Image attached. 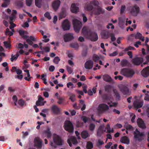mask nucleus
Segmentation results:
<instances>
[{
  "mask_svg": "<svg viewBox=\"0 0 149 149\" xmlns=\"http://www.w3.org/2000/svg\"><path fill=\"white\" fill-rule=\"evenodd\" d=\"M142 36V35L141 33L137 32L135 36V38L136 39H140L141 37Z\"/></svg>",
  "mask_w": 149,
  "mask_h": 149,
  "instance_id": "50",
  "label": "nucleus"
},
{
  "mask_svg": "<svg viewBox=\"0 0 149 149\" xmlns=\"http://www.w3.org/2000/svg\"><path fill=\"white\" fill-rule=\"evenodd\" d=\"M141 73L143 76L144 77H147L149 76V66L143 69Z\"/></svg>",
  "mask_w": 149,
  "mask_h": 149,
  "instance_id": "20",
  "label": "nucleus"
},
{
  "mask_svg": "<svg viewBox=\"0 0 149 149\" xmlns=\"http://www.w3.org/2000/svg\"><path fill=\"white\" fill-rule=\"evenodd\" d=\"M44 100L43 98L40 96L39 97L38 100L36 102V104L37 106H42L44 104L46 103V101L42 102Z\"/></svg>",
  "mask_w": 149,
  "mask_h": 149,
  "instance_id": "22",
  "label": "nucleus"
},
{
  "mask_svg": "<svg viewBox=\"0 0 149 149\" xmlns=\"http://www.w3.org/2000/svg\"><path fill=\"white\" fill-rule=\"evenodd\" d=\"M36 41V39L34 36H30L28 39H27L26 40V42L29 45H32L33 43L32 41Z\"/></svg>",
  "mask_w": 149,
  "mask_h": 149,
  "instance_id": "24",
  "label": "nucleus"
},
{
  "mask_svg": "<svg viewBox=\"0 0 149 149\" xmlns=\"http://www.w3.org/2000/svg\"><path fill=\"white\" fill-rule=\"evenodd\" d=\"M55 69V67L53 65H51L49 68V70L51 72H53L54 71Z\"/></svg>",
  "mask_w": 149,
  "mask_h": 149,
  "instance_id": "58",
  "label": "nucleus"
},
{
  "mask_svg": "<svg viewBox=\"0 0 149 149\" xmlns=\"http://www.w3.org/2000/svg\"><path fill=\"white\" fill-rule=\"evenodd\" d=\"M60 3V1L59 0H56L53 2L52 4V7L55 11H56L59 8Z\"/></svg>",
  "mask_w": 149,
  "mask_h": 149,
  "instance_id": "17",
  "label": "nucleus"
},
{
  "mask_svg": "<svg viewBox=\"0 0 149 149\" xmlns=\"http://www.w3.org/2000/svg\"><path fill=\"white\" fill-rule=\"evenodd\" d=\"M51 110L54 114L58 115L60 113L61 109L56 105H54L52 107Z\"/></svg>",
  "mask_w": 149,
  "mask_h": 149,
  "instance_id": "14",
  "label": "nucleus"
},
{
  "mask_svg": "<svg viewBox=\"0 0 149 149\" xmlns=\"http://www.w3.org/2000/svg\"><path fill=\"white\" fill-rule=\"evenodd\" d=\"M93 148V143L92 142L90 141L87 142L86 145V148L87 149H91Z\"/></svg>",
  "mask_w": 149,
  "mask_h": 149,
  "instance_id": "34",
  "label": "nucleus"
},
{
  "mask_svg": "<svg viewBox=\"0 0 149 149\" xmlns=\"http://www.w3.org/2000/svg\"><path fill=\"white\" fill-rule=\"evenodd\" d=\"M82 33L87 38L92 41H95L98 39V36L96 33L92 32L88 27L84 26L82 30Z\"/></svg>",
  "mask_w": 149,
  "mask_h": 149,
  "instance_id": "1",
  "label": "nucleus"
},
{
  "mask_svg": "<svg viewBox=\"0 0 149 149\" xmlns=\"http://www.w3.org/2000/svg\"><path fill=\"white\" fill-rule=\"evenodd\" d=\"M81 118L82 120L85 123H86L88 121V120L90 119V118H89L85 116H82Z\"/></svg>",
  "mask_w": 149,
  "mask_h": 149,
  "instance_id": "44",
  "label": "nucleus"
},
{
  "mask_svg": "<svg viewBox=\"0 0 149 149\" xmlns=\"http://www.w3.org/2000/svg\"><path fill=\"white\" fill-rule=\"evenodd\" d=\"M143 101L136 100L134 102L133 105L135 108H141L143 106Z\"/></svg>",
  "mask_w": 149,
  "mask_h": 149,
  "instance_id": "13",
  "label": "nucleus"
},
{
  "mask_svg": "<svg viewBox=\"0 0 149 149\" xmlns=\"http://www.w3.org/2000/svg\"><path fill=\"white\" fill-rule=\"evenodd\" d=\"M24 102L22 99H19L18 102V104L21 107L24 106Z\"/></svg>",
  "mask_w": 149,
  "mask_h": 149,
  "instance_id": "46",
  "label": "nucleus"
},
{
  "mask_svg": "<svg viewBox=\"0 0 149 149\" xmlns=\"http://www.w3.org/2000/svg\"><path fill=\"white\" fill-rule=\"evenodd\" d=\"M113 92L114 94V95L116 96V100H120V96L118 91L116 89H113Z\"/></svg>",
  "mask_w": 149,
  "mask_h": 149,
  "instance_id": "27",
  "label": "nucleus"
},
{
  "mask_svg": "<svg viewBox=\"0 0 149 149\" xmlns=\"http://www.w3.org/2000/svg\"><path fill=\"white\" fill-rule=\"evenodd\" d=\"M102 97L103 99L105 101L109 100L111 98L110 96L106 94L103 95Z\"/></svg>",
  "mask_w": 149,
  "mask_h": 149,
  "instance_id": "36",
  "label": "nucleus"
},
{
  "mask_svg": "<svg viewBox=\"0 0 149 149\" xmlns=\"http://www.w3.org/2000/svg\"><path fill=\"white\" fill-rule=\"evenodd\" d=\"M110 33L107 31H103L101 33V35L102 37L104 39H107L110 35Z\"/></svg>",
  "mask_w": 149,
  "mask_h": 149,
  "instance_id": "23",
  "label": "nucleus"
},
{
  "mask_svg": "<svg viewBox=\"0 0 149 149\" xmlns=\"http://www.w3.org/2000/svg\"><path fill=\"white\" fill-rule=\"evenodd\" d=\"M128 63V61L126 59H123L121 61V64L123 67L126 66Z\"/></svg>",
  "mask_w": 149,
  "mask_h": 149,
  "instance_id": "37",
  "label": "nucleus"
},
{
  "mask_svg": "<svg viewBox=\"0 0 149 149\" xmlns=\"http://www.w3.org/2000/svg\"><path fill=\"white\" fill-rule=\"evenodd\" d=\"M42 0H35V4L36 6L38 8H40L42 6Z\"/></svg>",
  "mask_w": 149,
  "mask_h": 149,
  "instance_id": "32",
  "label": "nucleus"
},
{
  "mask_svg": "<svg viewBox=\"0 0 149 149\" xmlns=\"http://www.w3.org/2000/svg\"><path fill=\"white\" fill-rule=\"evenodd\" d=\"M103 79L104 81L107 82H111L112 81V79L110 76L105 74L103 76Z\"/></svg>",
  "mask_w": 149,
  "mask_h": 149,
  "instance_id": "26",
  "label": "nucleus"
},
{
  "mask_svg": "<svg viewBox=\"0 0 149 149\" xmlns=\"http://www.w3.org/2000/svg\"><path fill=\"white\" fill-rule=\"evenodd\" d=\"M70 96L69 99L72 102H74L75 100V95L74 94H70Z\"/></svg>",
  "mask_w": 149,
  "mask_h": 149,
  "instance_id": "41",
  "label": "nucleus"
},
{
  "mask_svg": "<svg viewBox=\"0 0 149 149\" xmlns=\"http://www.w3.org/2000/svg\"><path fill=\"white\" fill-rule=\"evenodd\" d=\"M118 24L119 26L121 27L124 24L125 19L122 17H119L118 18Z\"/></svg>",
  "mask_w": 149,
  "mask_h": 149,
  "instance_id": "28",
  "label": "nucleus"
},
{
  "mask_svg": "<svg viewBox=\"0 0 149 149\" xmlns=\"http://www.w3.org/2000/svg\"><path fill=\"white\" fill-rule=\"evenodd\" d=\"M43 93L44 96L45 97H49V95L48 92L46 91H45L43 92Z\"/></svg>",
  "mask_w": 149,
  "mask_h": 149,
  "instance_id": "64",
  "label": "nucleus"
},
{
  "mask_svg": "<svg viewBox=\"0 0 149 149\" xmlns=\"http://www.w3.org/2000/svg\"><path fill=\"white\" fill-rule=\"evenodd\" d=\"M95 127V125L92 123H90L88 129L90 131H93L94 130Z\"/></svg>",
  "mask_w": 149,
  "mask_h": 149,
  "instance_id": "33",
  "label": "nucleus"
},
{
  "mask_svg": "<svg viewBox=\"0 0 149 149\" xmlns=\"http://www.w3.org/2000/svg\"><path fill=\"white\" fill-rule=\"evenodd\" d=\"M66 15V12L65 10H63L61 13L60 15V18H62L65 17Z\"/></svg>",
  "mask_w": 149,
  "mask_h": 149,
  "instance_id": "39",
  "label": "nucleus"
},
{
  "mask_svg": "<svg viewBox=\"0 0 149 149\" xmlns=\"http://www.w3.org/2000/svg\"><path fill=\"white\" fill-rule=\"evenodd\" d=\"M93 62L91 60L87 61L85 63V68L87 69H92L93 67Z\"/></svg>",
  "mask_w": 149,
  "mask_h": 149,
  "instance_id": "18",
  "label": "nucleus"
},
{
  "mask_svg": "<svg viewBox=\"0 0 149 149\" xmlns=\"http://www.w3.org/2000/svg\"><path fill=\"white\" fill-rule=\"evenodd\" d=\"M97 10L98 11L96 13V15H98L100 14L101 13H102V9L100 8H98Z\"/></svg>",
  "mask_w": 149,
  "mask_h": 149,
  "instance_id": "60",
  "label": "nucleus"
},
{
  "mask_svg": "<svg viewBox=\"0 0 149 149\" xmlns=\"http://www.w3.org/2000/svg\"><path fill=\"white\" fill-rule=\"evenodd\" d=\"M119 88L120 91L124 95H129L130 94V92H129L128 88L122 85L119 86Z\"/></svg>",
  "mask_w": 149,
  "mask_h": 149,
  "instance_id": "9",
  "label": "nucleus"
},
{
  "mask_svg": "<svg viewBox=\"0 0 149 149\" xmlns=\"http://www.w3.org/2000/svg\"><path fill=\"white\" fill-rule=\"evenodd\" d=\"M126 9V6L125 5H123L121 6L120 9V13L123 14L124 13Z\"/></svg>",
  "mask_w": 149,
  "mask_h": 149,
  "instance_id": "42",
  "label": "nucleus"
},
{
  "mask_svg": "<svg viewBox=\"0 0 149 149\" xmlns=\"http://www.w3.org/2000/svg\"><path fill=\"white\" fill-rule=\"evenodd\" d=\"M43 49L44 50L45 52H49L50 49L48 47H43Z\"/></svg>",
  "mask_w": 149,
  "mask_h": 149,
  "instance_id": "61",
  "label": "nucleus"
},
{
  "mask_svg": "<svg viewBox=\"0 0 149 149\" xmlns=\"http://www.w3.org/2000/svg\"><path fill=\"white\" fill-rule=\"evenodd\" d=\"M3 44L4 46L6 48H10V44L8 43L7 41H4L3 42Z\"/></svg>",
  "mask_w": 149,
  "mask_h": 149,
  "instance_id": "52",
  "label": "nucleus"
},
{
  "mask_svg": "<svg viewBox=\"0 0 149 149\" xmlns=\"http://www.w3.org/2000/svg\"><path fill=\"white\" fill-rule=\"evenodd\" d=\"M87 88V87L86 85H85L83 87V91L86 93H87V91L86 90Z\"/></svg>",
  "mask_w": 149,
  "mask_h": 149,
  "instance_id": "63",
  "label": "nucleus"
},
{
  "mask_svg": "<svg viewBox=\"0 0 149 149\" xmlns=\"http://www.w3.org/2000/svg\"><path fill=\"white\" fill-rule=\"evenodd\" d=\"M77 126L78 127H81L83 125V123L82 122H80L79 121H77Z\"/></svg>",
  "mask_w": 149,
  "mask_h": 149,
  "instance_id": "59",
  "label": "nucleus"
},
{
  "mask_svg": "<svg viewBox=\"0 0 149 149\" xmlns=\"http://www.w3.org/2000/svg\"><path fill=\"white\" fill-rule=\"evenodd\" d=\"M53 139L54 143L56 145L61 146L63 144V141L61 137L56 134L53 135Z\"/></svg>",
  "mask_w": 149,
  "mask_h": 149,
  "instance_id": "6",
  "label": "nucleus"
},
{
  "mask_svg": "<svg viewBox=\"0 0 149 149\" xmlns=\"http://www.w3.org/2000/svg\"><path fill=\"white\" fill-rule=\"evenodd\" d=\"M127 9L132 15L134 16H137L140 11V8L136 4L127 7Z\"/></svg>",
  "mask_w": 149,
  "mask_h": 149,
  "instance_id": "3",
  "label": "nucleus"
},
{
  "mask_svg": "<svg viewBox=\"0 0 149 149\" xmlns=\"http://www.w3.org/2000/svg\"><path fill=\"white\" fill-rule=\"evenodd\" d=\"M107 27L108 29H109L110 28L113 29L114 28V26L112 24L109 23L108 25L107 26Z\"/></svg>",
  "mask_w": 149,
  "mask_h": 149,
  "instance_id": "56",
  "label": "nucleus"
},
{
  "mask_svg": "<svg viewBox=\"0 0 149 149\" xmlns=\"http://www.w3.org/2000/svg\"><path fill=\"white\" fill-rule=\"evenodd\" d=\"M120 74L127 77H132L134 74V71L127 68H123L122 69L120 72Z\"/></svg>",
  "mask_w": 149,
  "mask_h": 149,
  "instance_id": "2",
  "label": "nucleus"
},
{
  "mask_svg": "<svg viewBox=\"0 0 149 149\" xmlns=\"http://www.w3.org/2000/svg\"><path fill=\"white\" fill-rule=\"evenodd\" d=\"M118 54V52L116 51H115L113 53L110 54V56H113L116 55Z\"/></svg>",
  "mask_w": 149,
  "mask_h": 149,
  "instance_id": "62",
  "label": "nucleus"
},
{
  "mask_svg": "<svg viewBox=\"0 0 149 149\" xmlns=\"http://www.w3.org/2000/svg\"><path fill=\"white\" fill-rule=\"evenodd\" d=\"M85 10L88 11H91L93 10V7L92 4L90 3V4H88L86 5L85 6Z\"/></svg>",
  "mask_w": 149,
  "mask_h": 149,
  "instance_id": "31",
  "label": "nucleus"
},
{
  "mask_svg": "<svg viewBox=\"0 0 149 149\" xmlns=\"http://www.w3.org/2000/svg\"><path fill=\"white\" fill-rule=\"evenodd\" d=\"M81 136L84 139H85L88 136V132L86 131H84L81 133Z\"/></svg>",
  "mask_w": 149,
  "mask_h": 149,
  "instance_id": "30",
  "label": "nucleus"
},
{
  "mask_svg": "<svg viewBox=\"0 0 149 149\" xmlns=\"http://www.w3.org/2000/svg\"><path fill=\"white\" fill-rule=\"evenodd\" d=\"M103 133V131L98 130L97 133V135L98 136H100Z\"/></svg>",
  "mask_w": 149,
  "mask_h": 149,
  "instance_id": "57",
  "label": "nucleus"
},
{
  "mask_svg": "<svg viewBox=\"0 0 149 149\" xmlns=\"http://www.w3.org/2000/svg\"><path fill=\"white\" fill-rule=\"evenodd\" d=\"M109 109L108 106L105 104H101L99 105L97 109L98 112L100 113H102L104 111Z\"/></svg>",
  "mask_w": 149,
  "mask_h": 149,
  "instance_id": "7",
  "label": "nucleus"
},
{
  "mask_svg": "<svg viewBox=\"0 0 149 149\" xmlns=\"http://www.w3.org/2000/svg\"><path fill=\"white\" fill-rule=\"evenodd\" d=\"M134 138L139 141L142 140V137L144 136L143 133L141 132L137 129L134 132Z\"/></svg>",
  "mask_w": 149,
  "mask_h": 149,
  "instance_id": "8",
  "label": "nucleus"
},
{
  "mask_svg": "<svg viewBox=\"0 0 149 149\" xmlns=\"http://www.w3.org/2000/svg\"><path fill=\"white\" fill-rule=\"evenodd\" d=\"M112 87L110 85H107L104 87V89L105 91L107 92H109L111 89Z\"/></svg>",
  "mask_w": 149,
  "mask_h": 149,
  "instance_id": "40",
  "label": "nucleus"
},
{
  "mask_svg": "<svg viewBox=\"0 0 149 149\" xmlns=\"http://www.w3.org/2000/svg\"><path fill=\"white\" fill-rule=\"evenodd\" d=\"M124 127L127 130H133V127L127 123L125 124L124 125Z\"/></svg>",
  "mask_w": 149,
  "mask_h": 149,
  "instance_id": "38",
  "label": "nucleus"
},
{
  "mask_svg": "<svg viewBox=\"0 0 149 149\" xmlns=\"http://www.w3.org/2000/svg\"><path fill=\"white\" fill-rule=\"evenodd\" d=\"M109 36L111 37V40L112 41H114L116 40V38L113 34L110 33Z\"/></svg>",
  "mask_w": 149,
  "mask_h": 149,
  "instance_id": "55",
  "label": "nucleus"
},
{
  "mask_svg": "<svg viewBox=\"0 0 149 149\" xmlns=\"http://www.w3.org/2000/svg\"><path fill=\"white\" fill-rule=\"evenodd\" d=\"M32 0H26V5L28 6H30L32 4Z\"/></svg>",
  "mask_w": 149,
  "mask_h": 149,
  "instance_id": "53",
  "label": "nucleus"
},
{
  "mask_svg": "<svg viewBox=\"0 0 149 149\" xmlns=\"http://www.w3.org/2000/svg\"><path fill=\"white\" fill-rule=\"evenodd\" d=\"M70 46L72 48L77 49L79 47V46L77 44L72 43L70 45Z\"/></svg>",
  "mask_w": 149,
  "mask_h": 149,
  "instance_id": "48",
  "label": "nucleus"
},
{
  "mask_svg": "<svg viewBox=\"0 0 149 149\" xmlns=\"http://www.w3.org/2000/svg\"><path fill=\"white\" fill-rule=\"evenodd\" d=\"M42 141L38 138H35L34 139V146L38 148H41L42 147Z\"/></svg>",
  "mask_w": 149,
  "mask_h": 149,
  "instance_id": "11",
  "label": "nucleus"
},
{
  "mask_svg": "<svg viewBox=\"0 0 149 149\" xmlns=\"http://www.w3.org/2000/svg\"><path fill=\"white\" fill-rule=\"evenodd\" d=\"M100 59L99 57L97 55H93V61L95 62H96Z\"/></svg>",
  "mask_w": 149,
  "mask_h": 149,
  "instance_id": "47",
  "label": "nucleus"
},
{
  "mask_svg": "<svg viewBox=\"0 0 149 149\" xmlns=\"http://www.w3.org/2000/svg\"><path fill=\"white\" fill-rule=\"evenodd\" d=\"M44 133L46 134L48 138H51L52 134L50 131V129L49 128H48L46 130L44 131Z\"/></svg>",
  "mask_w": 149,
  "mask_h": 149,
  "instance_id": "29",
  "label": "nucleus"
},
{
  "mask_svg": "<svg viewBox=\"0 0 149 149\" xmlns=\"http://www.w3.org/2000/svg\"><path fill=\"white\" fill-rule=\"evenodd\" d=\"M120 141L122 143L127 145L129 144L130 143V140L129 138L126 136L122 137L120 140Z\"/></svg>",
  "mask_w": 149,
  "mask_h": 149,
  "instance_id": "19",
  "label": "nucleus"
},
{
  "mask_svg": "<svg viewBox=\"0 0 149 149\" xmlns=\"http://www.w3.org/2000/svg\"><path fill=\"white\" fill-rule=\"evenodd\" d=\"M71 11L73 13H77L79 10V8L76 6L75 3H72L71 6Z\"/></svg>",
  "mask_w": 149,
  "mask_h": 149,
  "instance_id": "25",
  "label": "nucleus"
},
{
  "mask_svg": "<svg viewBox=\"0 0 149 149\" xmlns=\"http://www.w3.org/2000/svg\"><path fill=\"white\" fill-rule=\"evenodd\" d=\"M71 142L74 145H76L78 143L76 139L74 136H71L67 140V142L70 147L72 146Z\"/></svg>",
  "mask_w": 149,
  "mask_h": 149,
  "instance_id": "16",
  "label": "nucleus"
},
{
  "mask_svg": "<svg viewBox=\"0 0 149 149\" xmlns=\"http://www.w3.org/2000/svg\"><path fill=\"white\" fill-rule=\"evenodd\" d=\"M91 3L92 5H93V6H98L99 5V2L97 0H94L92 1L91 2Z\"/></svg>",
  "mask_w": 149,
  "mask_h": 149,
  "instance_id": "45",
  "label": "nucleus"
},
{
  "mask_svg": "<svg viewBox=\"0 0 149 149\" xmlns=\"http://www.w3.org/2000/svg\"><path fill=\"white\" fill-rule=\"evenodd\" d=\"M62 27L64 31L68 30L70 28V24L68 19L64 20L62 23Z\"/></svg>",
  "mask_w": 149,
  "mask_h": 149,
  "instance_id": "12",
  "label": "nucleus"
},
{
  "mask_svg": "<svg viewBox=\"0 0 149 149\" xmlns=\"http://www.w3.org/2000/svg\"><path fill=\"white\" fill-rule=\"evenodd\" d=\"M143 60L142 57H136L132 59V62L134 65H138L143 62Z\"/></svg>",
  "mask_w": 149,
  "mask_h": 149,
  "instance_id": "10",
  "label": "nucleus"
},
{
  "mask_svg": "<svg viewBox=\"0 0 149 149\" xmlns=\"http://www.w3.org/2000/svg\"><path fill=\"white\" fill-rule=\"evenodd\" d=\"M137 122L139 127L142 129L146 128V126L143 120L140 118H139Z\"/></svg>",
  "mask_w": 149,
  "mask_h": 149,
  "instance_id": "21",
  "label": "nucleus"
},
{
  "mask_svg": "<svg viewBox=\"0 0 149 149\" xmlns=\"http://www.w3.org/2000/svg\"><path fill=\"white\" fill-rule=\"evenodd\" d=\"M72 22L75 31L78 33L82 26L81 22L76 19H74Z\"/></svg>",
  "mask_w": 149,
  "mask_h": 149,
  "instance_id": "4",
  "label": "nucleus"
},
{
  "mask_svg": "<svg viewBox=\"0 0 149 149\" xmlns=\"http://www.w3.org/2000/svg\"><path fill=\"white\" fill-rule=\"evenodd\" d=\"M60 61L59 57L58 56H56L54 58L53 62L56 64H58V62Z\"/></svg>",
  "mask_w": 149,
  "mask_h": 149,
  "instance_id": "51",
  "label": "nucleus"
},
{
  "mask_svg": "<svg viewBox=\"0 0 149 149\" xmlns=\"http://www.w3.org/2000/svg\"><path fill=\"white\" fill-rule=\"evenodd\" d=\"M134 49H135V48L134 47H132L131 46H130L126 48L125 49L124 51H128L129 50H134Z\"/></svg>",
  "mask_w": 149,
  "mask_h": 149,
  "instance_id": "54",
  "label": "nucleus"
},
{
  "mask_svg": "<svg viewBox=\"0 0 149 149\" xmlns=\"http://www.w3.org/2000/svg\"><path fill=\"white\" fill-rule=\"evenodd\" d=\"M44 16L45 17L49 19H51L52 18L50 14L48 12H47L45 14Z\"/></svg>",
  "mask_w": 149,
  "mask_h": 149,
  "instance_id": "49",
  "label": "nucleus"
},
{
  "mask_svg": "<svg viewBox=\"0 0 149 149\" xmlns=\"http://www.w3.org/2000/svg\"><path fill=\"white\" fill-rule=\"evenodd\" d=\"M4 1L3 3L1 5V6L3 7H6L9 5L10 1V0H4Z\"/></svg>",
  "mask_w": 149,
  "mask_h": 149,
  "instance_id": "35",
  "label": "nucleus"
},
{
  "mask_svg": "<svg viewBox=\"0 0 149 149\" xmlns=\"http://www.w3.org/2000/svg\"><path fill=\"white\" fill-rule=\"evenodd\" d=\"M63 38L65 42H67L72 40L74 37L73 34L69 33L65 34L63 36Z\"/></svg>",
  "mask_w": 149,
  "mask_h": 149,
  "instance_id": "15",
  "label": "nucleus"
},
{
  "mask_svg": "<svg viewBox=\"0 0 149 149\" xmlns=\"http://www.w3.org/2000/svg\"><path fill=\"white\" fill-rule=\"evenodd\" d=\"M66 69L67 71L68 72L69 74H71L73 72V70L72 68L68 66H66Z\"/></svg>",
  "mask_w": 149,
  "mask_h": 149,
  "instance_id": "43",
  "label": "nucleus"
},
{
  "mask_svg": "<svg viewBox=\"0 0 149 149\" xmlns=\"http://www.w3.org/2000/svg\"><path fill=\"white\" fill-rule=\"evenodd\" d=\"M64 127L65 130L69 132H73L74 127L72 123L70 121H66L64 124Z\"/></svg>",
  "mask_w": 149,
  "mask_h": 149,
  "instance_id": "5",
  "label": "nucleus"
}]
</instances>
